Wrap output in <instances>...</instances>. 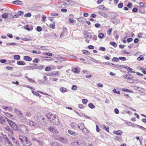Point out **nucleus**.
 Masks as SVG:
<instances>
[{"label":"nucleus","mask_w":146,"mask_h":146,"mask_svg":"<svg viewBox=\"0 0 146 146\" xmlns=\"http://www.w3.org/2000/svg\"><path fill=\"white\" fill-rule=\"evenodd\" d=\"M5 118L8 123L9 124L13 129L17 130V126L15 122L12 121H11L6 117H5Z\"/></svg>","instance_id":"1"},{"label":"nucleus","mask_w":146,"mask_h":146,"mask_svg":"<svg viewBox=\"0 0 146 146\" xmlns=\"http://www.w3.org/2000/svg\"><path fill=\"white\" fill-rule=\"evenodd\" d=\"M29 125L31 126L33 129L40 128L39 125L33 121L29 120L28 123Z\"/></svg>","instance_id":"2"},{"label":"nucleus","mask_w":146,"mask_h":146,"mask_svg":"<svg viewBox=\"0 0 146 146\" xmlns=\"http://www.w3.org/2000/svg\"><path fill=\"white\" fill-rule=\"evenodd\" d=\"M14 110L19 119H21L24 117V116L23 115V113L21 111L17 108H15Z\"/></svg>","instance_id":"3"},{"label":"nucleus","mask_w":146,"mask_h":146,"mask_svg":"<svg viewBox=\"0 0 146 146\" xmlns=\"http://www.w3.org/2000/svg\"><path fill=\"white\" fill-rule=\"evenodd\" d=\"M19 129L21 132L23 133H27L28 131V128L27 126L24 125H20Z\"/></svg>","instance_id":"4"},{"label":"nucleus","mask_w":146,"mask_h":146,"mask_svg":"<svg viewBox=\"0 0 146 146\" xmlns=\"http://www.w3.org/2000/svg\"><path fill=\"white\" fill-rule=\"evenodd\" d=\"M46 116L49 119V120L51 122L56 117L57 115H53L51 113H49L46 115Z\"/></svg>","instance_id":"5"},{"label":"nucleus","mask_w":146,"mask_h":146,"mask_svg":"<svg viewBox=\"0 0 146 146\" xmlns=\"http://www.w3.org/2000/svg\"><path fill=\"white\" fill-rule=\"evenodd\" d=\"M58 140L64 144H68V139L64 137H60L58 138Z\"/></svg>","instance_id":"6"},{"label":"nucleus","mask_w":146,"mask_h":146,"mask_svg":"<svg viewBox=\"0 0 146 146\" xmlns=\"http://www.w3.org/2000/svg\"><path fill=\"white\" fill-rule=\"evenodd\" d=\"M48 130L50 132L56 134L59 133L58 131L54 127L50 126L48 128Z\"/></svg>","instance_id":"7"},{"label":"nucleus","mask_w":146,"mask_h":146,"mask_svg":"<svg viewBox=\"0 0 146 146\" xmlns=\"http://www.w3.org/2000/svg\"><path fill=\"white\" fill-rule=\"evenodd\" d=\"M82 144V142L80 141H75L72 143V144L73 145V146H80Z\"/></svg>","instance_id":"8"},{"label":"nucleus","mask_w":146,"mask_h":146,"mask_svg":"<svg viewBox=\"0 0 146 146\" xmlns=\"http://www.w3.org/2000/svg\"><path fill=\"white\" fill-rule=\"evenodd\" d=\"M51 122L56 125H58L60 123L59 119L57 117H55V119H54V120L52 121Z\"/></svg>","instance_id":"9"},{"label":"nucleus","mask_w":146,"mask_h":146,"mask_svg":"<svg viewBox=\"0 0 146 146\" xmlns=\"http://www.w3.org/2000/svg\"><path fill=\"white\" fill-rule=\"evenodd\" d=\"M28 138L27 137V140H25L23 143V144L25 146H29L31 145V143L28 140Z\"/></svg>","instance_id":"10"},{"label":"nucleus","mask_w":146,"mask_h":146,"mask_svg":"<svg viewBox=\"0 0 146 146\" xmlns=\"http://www.w3.org/2000/svg\"><path fill=\"white\" fill-rule=\"evenodd\" d=\"M78 128L80 130H82L84 127V124L82 123H80L77 125Z\"/></svg>","instance_id":"11"},{"label":"nucleus","mask_w":146,"mask_h":146,"mask_svg":"<svg viewBox=\"0 0 146 146\" xmlns=\"http://www.w3.org/2000/svg\"><path fill=\"white\" fill-rule=\"evenodd\" d=\"M68 133L74 136L77 135L78 134V133L74 131H72L70 130H68Z\"/></svg>","instance_id":"12"},{"label":"nucleus","mask_w":146,"mask_h":146,"mask_svg":"<svg viewBox=\"0 0 146 146\" xmlns=\"http://www.w3.org/2000/svg\"><path fill=\"white\" fill-rule=\"evenodd\" d=\"M19 138L23 143L24 142L25 140H27V137L25 136L19 135Z\"/></svg>","instance_id":"13"},{"label":"nucleus","mask_w":146,"mask_h":146,"mask_svg":"<svg viewBox=\"0 0 146 146\" xmlns=\"http://www.w3.org/2000/svg\"><path fill=\"white\" fill-rule=\"evenodd\" d=\"M4 114L8 117L10 118L13 120L14 119V118H13V115L11 114L8 113H4Z\"/></svg>","instance_id":"14"},{"label":"nucleus","mask_w":146,"mask_h":146,"mask_svg":"<svg viewBox=\"0 0 146 146\" xmlns=\"http://www.w3.org/2000/svg\"><path fill=\"white\" fill-rule=\"evenodd\" d=\"M5 122V120L3 119V117L0 115V124L4 125Z\"/></svg>","instance_id":"15"},{"label":"nucleus","mask_w":146,"mask_h":146,"mask_svg":"<svg viewBox=\"0 0 146 146\" xmlns=\"http://www.w3.org/2000/svg\"><path fill=\"white\" fill-rule=\"evenodd\" d=\"M97 7L99 9L102 10H108V9L107 8H106V7L103 5H99Z\"/></svg>","instance_id":"16"},{"label":"nucleus","mask_w":146,"mask_h":146,"mask_svg":"<svg viewBox=\"0 0 146 146\" xmlns=\"http://www.w3.org/2000/svg\"><path fill=\"white\" fill-rule=\"evenodd\" d=\"M98 13L100 15L106 18L108 17V15L105 13L103 12L99 11Z\"/></svg>","instance_id":"17"},{"label":"nucleus","mask_w":146,"mask_h":146,"mask_svg":"<svg viewBox=\"0 0 146 146\" xmlns=\"http://www.w3.org/2000/svg\"><path fill=\"white\" fill-rule=\"evenodd\" d=\"M82 130L83 133L85 135H88V134L89 131L87 128L84 127Z\"/></svg>","instance_id":"18"},{"label":"nucleus","mask_w":146,"mask_h":146,"mask_svg":"<svg viewBox=\"0 0 146 146\" xmlns=\"http://www.w3.org/2000/svg\"><path fill=\"white\" fill-rule=\"evenodd\" d=\"M23 59L26 61H31L32 60V59L31 58L28 56H24Z\"/></svg>","instance_id":"19"},{"label":"nucleus","mask_w":146,"mask_h":146,"mask_svg":"<svg viewBox=\"0 0 146 146\" xmlns=\"http://www.w3.org/2000/svg\"><path fill=\"white\" fill-rule=\"evenodd\" d=\"M13 3L15 4L21 5L22 4V2L20 1L17 0L13 1Z\"/></svg>","instance_id":"20"},{"label":"nucleus","mask_w":146,"mask_h":146,"mask_svg":"<svg viewBox=\"0 0 146 146\" xmlns=\"http://www.w3.org/2000/svg\"><path fill=\"white\" fill-rule=\"evenodd\" d=\"M70 125L73 129H76V126L77 125L75 123L72 122L71 123Z\"/></svg>","instance_id":"21"},{"label":"nucleus","mask_w":146,"mask_h":146,"mask_svg":"<svg viewBox=\"0 0 146 146\" xmlns=\"http://www.w3.org/2000/svg\"><path fill=\"white\" fill-rule=\"evenodd\" d=\"M125 68L127 69V71L131 73H135V71H133L132 70H133V69H132L131 68L128 66H126L125 67Z\"/></svg>","instance_id":"22"},{"label":"nucleus","mask_w":146,"mask_h":146,"mask_svg":"<svg viewBox=\"0 0 146 146\" xmlns=\"http://www.w3.org/2000/svg\"><path fill=\"white\" fill-rule=\"evenodd\" d=\"M113 132L114 134L116 135H120L122 133V131L121 130H118L117 131H115Z\"/></svg>","instance_id":"23"},{"label":"nucleus","mask_w":146,"mask_h":146,"mask_svg":"<svg viewBox=\"0 0 146 146\" xmlns=\"http://www.w3.org/2000/svg\"><path fill=\"white\" fill-rule=\"evenodd\" d=\"M85 19L84 17H80L78 19V20L80 22L83 23L84 22Z\"/></svg>","instance_id":"24"},{"label":"nucleus","mask_w":146,"mask_h":146,"mask_svg":"<svg viewBox=\"0 0 146 146\" xmlns=\"http://www.w3.org/2000/svg\"><path fill=\"white\" fill-rule=\"evenodd\" d=\"M60 90L62 92H65L67 91V89L64 87H62L60 88Z\"/></svg>","instance_id":"25"},{"label":"nucleus","mask_w":146,"mask_h":146,"mask_svg":"<svg viewBox=\"0 0 146 146\" xmlns=\"http://www.w3.org/2000/svg\"><path fill=\"white\" fill-rule=\"evenodd\" d=\"M17 64L18 65H24L25 64V63L24 62L21 61H18L17 62Z\"/></svg>","instance_id":"26"},{"label":"nucleus","mask_w":146,"mask_h":146,"mask_svg":"<svg viewBox=\"0 0 146 146\" xmlns=\"http://www.w3.org/2000/svg\"><path fill=\"white\" fill-rule=\"evenodd\" d=\"M5 141L7 142V144L9 145V146H13V144L11 143L10 141L9 140V138L5 140Z\"/></svg>","instance_id":"27"},{"label":"nucleus","mask_w":146,"mask_h":146,"mask_svg":"<svg viewBox=\"0 0 146 146\" xmlns=\"http://www.w3.org/2000/svg\"><path fill=\"white\" fill-rule=\"evenodd\" d=\"M124 77L126 79H128V80L132 78V76H131L130 75H124Z\"/></svg>","instance_id":"28"},{"label":"nucleus","mask_w":146,"mask_h":146,"mask_svg":"<svg viewBox=\"0 0 146 146\" xmlns=\"http://www.w3.org/2000/svg\"><path fill=\"white\" fill-rule=\"evenodd\" d=\"M42 54L44 55H48L49 56H51L52 55V54L50 52H44Z\"/></svg>","instance_id":"29"},{"label":"nucleus","mask_w":146,"mask_h":146,"mask_svg":"<svg viewBox=\"0 0 146 146\" xmlns=\"http://www.w3.org/2000/svg\"><path fill=\"white\" fill-rule=\"evenodd\" d=\"M144 59V57L142 55H141L137 58V60H143Z\"/></svg>","instance_id":"30"},{"label":"nucleus","mask_w":146,"mask_h":146,"mask_svg":"<svg viewBox=\"0 0 146 146\" xmlns=\"http://www.w3.org/2000/svg\"><path fill=\"white\" fill-rule=\"evenodd\" d=\"M72 71L74 72L75 73H78L79 72L78 68H73L72 69Z\"/></svg>","instance_id":"31"},{"label":"nucleus","mask_w":146,"mask_h":146,"mask_svg":"<svg viewBox=\"0 0 146 146\" xmlns=\"http://www.w3.org/2000/svg\"><path fill=\"white\" fill-rule=\"evenodd\" d=\"M104 35L102 33H99L98 35V37L100 39L103 38H104Z\"/></svg>","instance_id":"32"},{"label":"nucleus","mask_w":146,"mask_h":146,"mask_svg":"<svg viewBox=\"0 0 146 146\" xmlns=\"http://www.w3.org/2000/svg\"><path fill=\"white\" fill-rule=\"evenodd\" d=\"M3 18L7 19L8 18V14L7 13H5L3 14L2 16Z\"/></svg>","instance_id":"33"},{"label":"nucleus","mask_w":146,"mask_h":146,"mask_svg":"<svg viewBox=\"0 0 146 146\" xmlns=\"http://www.w3.org/2000/svg\"><path fill=\"white\" fill-rule=\"evenodd\" d=\"M88 106L89 108L92 109L94 108L95 107L94 105L91 103L89 104Z\"/></svg>","instance_id":"34"},{"label":"nucleus","mask_w":146,"mask_h":146,"mask_svg":"<svg viewBox=\"0 0 146 146\" xmlns=\"http://www.w3.org/2000/svg\"><path fill=\"white\" fill-rule=\"evenodd\" d=\"M20 56L19 55H15L14 56V59L16 60H19L20 59Z\"/></svg>","instance_id":"35"},{"label":"nucleus","mask_w":146,"mask_h":146,"mask_svg":"<svg viewBox=\"0 0 146 146\" xmlns=\"http://www.w3.org/2000/svg\"><path fill=\"white\" fill-rule=\"evenodd\" d=\"M110 44L114 47H116L117 46V44L115 42H110Z\"/></svg>","instance_id":"36"},{"label":"nucleus","mask_w":146,"mask_h":146,"mask_svg":"<svg viewBox=\"0 0 146 146\" xmlns=\"http://www.w3.org/2000/svg\"><path fill=\"white\" fill-rule=\"evenodd\" d=\"M35 119L36 121H38L39 119V115L37 114H35L34 115Z\"/></svg>","instance_id":"37"},{"label":"nucleus","mask_w":146,"mask_h":146,"mask_svg":"<svg viewBox=\"0 0 146 146\" xmlns=\"http://www.w3.org/2000/svg\"><path fill=\"white\" fill-rule=\"evenodd\" d=\"M26 115L27 117H31V114L30 112L29 111H26L25 112Z\"/></svg>","instance_id":"38"},{"label":"nucleus","mask_w":146,"mask_h":146,"mask_svg":"<svg viewBox=\"0 0 146 146\" xmlns=\"http://www.w3.org/2000/svg\"><path fill=\"white\" fill-rule=\"evenodd\" d=\"M119 59H120L123 61H125L126 60V58L125 57H119Z\"/></svg>","instance_id":"39"},{"label":"nucleus","mask_w":146,"mask_h":146,"mask_svg":"<svg viewBox=\"0 0 146 146\" xmlns=\"http://www.w3.org/2000/svg\"><path fill=\"white\" fill-rule=\"evenodd\" d=\"M112 61L118 62L119 61V58H118L117 57H114L113 58Z\"/></svg>","instance_id":"40"},{"label":"nucleus","mask_w":146,"mask_h":146,"mask_svg":"<svg viewBox=\"0 0 146 146\" xmlns=\"http://www.w3.org/2000/svg\"><path fill=\"white\" fill-rule=\"evenodd\" d=\"M42 30V29L41 27L38 26L37 27V31L39 32H41Z\"/></svg>","instance_id":"41"},{"label":"nucleus","mask_w":146,"mask_h":146,"mask_svg":"<svg viewBox=\"0 0 146 146\" xmlns=\"http://www.w3.org/2000/svg\"><path fill=\"white\" fill-rule=\"evenodd\" d=\"M83 53L86 55H88L90 54L89 51L86 50H84L83 51Z\"/></svg>","instance_id":"42"},{"label":"nucleus","mask_w":146,"mask_h":146,"mask_svg":"<svg viewBox=\"0 0 146 146\" xmlns=\"http://www.w3.org/2000/svg\"><path fill=\"white\" fill-rule=\"evenodd\" d=\"M50 27L52 29H54L55 27V23H53L52 24L50 25Z\"/></svg>","instance_id":"43"},{"label":"nucleus","mask_w":146,"mask_h":146,"mask_svg":"<svg viewBox=\"0 0 146 146\" xmlns=\"http://www.w3.org/2000/svg\"><path fill=\"white\" fill-rule=\"evenodd\" d=\"M23 12L21 11H19L18 13V15L19 16L21 15H23Z\"/></svg>","instance_id":"44"},{"label":"nucleus","mask_w":146,"mask_h":146,"mask_svg":"<svg viewBox=\"0 0 146 146\" xmlns=\"http://www.w3.org/2000/svg\"><path fill=\"white\" fill-rule=\"evenodd\" d=\"M127 82L130 83H133L134 82V80L132 79L127 80Z\"/></svg>","instance_id":"45"},{"label":"nucleus","mask_w":146,"mask_h":146,"mask_svg":"<svg viewBox=\"0 0 146 146\" xmlns=\"http://www.w3.org/2000/svg\"><path fill=\"white\" fill-rule=\"evenodd\" d=\"M112 31V29L111 28L108 31L107 33L109 35H110L111 33V31Z\"/></svg>","instance_id":"46"},{"label":"nucleus","mask_w":146,"mask_h":146,"mask_svg":"<svg viewBox=\"0 0 146 146\" xmlns=\"http://www.w3.org/2000/svg\"><path fill=\"white\" fill-rule=\"evenodd\" d=\"M90 60H91L93 62H97L98 63L99 62V61L94 59L93 58H90Z\"/></svg>","instance_id":"47"},{"label":"nucleus","mask_w":146,"mask_h":146,"mask_svg":"<svg viewBox=\"0 0 146 146\" xmlns=\"http://www.w3.org/2000/svg\"><path fill=\"white\" fill-rule=\"evenodd\" d=\"M123 7V3H120L118 5V8H121Z\"/></svg>","instance_id":"48"},{"label":"nucleus","mask_w":146,"mask_h":146,"mask_svg":"<svg viewBox=\"0 0 146 146\" xmlns=\"http://www.w3.org/2000/svg\"><path fill=\"white\" fill-rule=\"evenodd\" d=\"M88 100L86 99H83L82 100V102L83 104H86L88 102Z\"/></svg>","instance_id":"49"},{"label":"nucleus","mask_w":146,"mask_h":146,"mask_svg":"<svg viewBox=\"0 0 146 146\" xmlns=\"http://www.w3.org/2000/svg\"><path fill=\"white\" fill-rule=\"evenodd\" d=\"M71 89L72 90H77V86L75 85H74L72 86L71 88Z\"/></svg>","instance_id":"50"},{"label":"nucleus","mask_w":146,"mask_h":146,"mask_svg":"<svg viewBox=\"0 0 146 146\" xmlns=\"http://www.w3.org/2000/svg\"><path fill=\"white\" fill-rule=\"evenodd\" d=\"M8 135L9 137L12 139L14 138L13 136V134L8 133Z\"/></svg>","instance_id":"51"},{"label":"nucleus","mask_w":146,"mask_h":146,"mask_svg":"<svg viewBox=\"0 0 146 146\" xmlns=\"http://www.w3.org/2000/svg\"><path fill=\"white\" fill-rule=\"evenodd\" d=\"M25 29H26L27 31H30L32 30L30 28L28 27V25H26L25 26Z\"/></svg>","instance_id":"52"},{"label":"nucleus","mask_w":146,"mask_h":146,"mask_svg":"<svg viewBox=\"0 0 146 146\" xmlns=\"http://www.w3.org/2000/svg\"><path fill=\"white\" fill-rule=\"evenodd\" d=\"M31 14L30 13H27L26 14H25L24 15V17H31Z\"/></svg>","instance_id":"53"},{"label":"nucleus","mask_w":146,"mask_h":146,"mask_svg":"<svg viewBox=\"0 0 146 146\" xmlns=\"http://www.w3.org/2000/svg\"><path fill=\"white\" fill-rule=\"evenodd\" d=\"M113 91L114 93H117V94H120V92L119 91H118V92L117 91H116V90L115 89V88L113 89Z\"/></svg>","instance_id":"54"},{"label":"nucleus","mask_w":146,"mask_h":146,"mask_svg":"<svg viewBox=\"0 0 146 146\" xmlns=\"http://www.w3.org/2000/svg\"><path fill=\"white\" fill-rule=\"evenodd\" d=\"M26 68L27 69V70H33V67H32L31 66H28L26 67Z\"/></svg>","instance_id":"55"},{"label":"nucleus","mask_w":146,"mask_h":146,"mask_svg":"<svg viewBox=\"0 0 146 146\" xmlns=\"http://www.w3.org/2000/svg\"><path fill=\"white\" fill-rule=\"evenodd\" d=\"M54 145V146H62V145L56 142H55Z\"/></svg>","instance_id":"56"},{"label":"nucleus","mask_w":146,"mask_h":146,"mask_svg":"<svg viewBox=\"0 0 146 146\" xmlns=\"http://www.w3.org/2000/svg\"><path fill=\"white\" fill-rule=\"evenodd\" d=\"M51 69V68L50 67H46L45 69V70L46 71H50Z\"/></svg>","instance_id":"57"},{"label":"nucleus","mask_w":146,"mask_h":146,"mask_svg":"<svg viewBox=\"0 0 146 146\" xmlns=\"http://www.w3.org/2000/svg\"><path fill=\"white\" fill-rule=\"evenodd\" d=\"M13 142H15V143L17 145H18L19 144V143L18 142V141L17 139L14 138L13 139Z\"/></svg>","instance_id":"58"},{"label":"nucleus","mask_w":146,"mask_h":146,"mask_svg":"<svg viewBox=\"0 0 146 146\" xmlns=\"http://www.w3.org/2000/svg\"><path fill=\"white\" fill-rule=\"evenodd\" d=\"M97 37L96 35H94L92 37V39L93 40H96L97 39Z\"/></svg>","instance_id":"59"},{"label":"nucleus","mask_w":146,"mask_h":146,"mask_svg":"<svg viewBox=\"0 0 146 146\" xmlns=\"http://www.w3.org/2000/svg\"><path fill=\"white\" fill-rule=\"evenodd\" d=\"M115 22H116V25L117 24L119 23L120 22V19H116Z\"/></svg>","instance_id":"60"},{"label":"nucleus","mask_w":146,"mask_h":146,"mask_svg":"<svg viewBox=\"0 0 146 146\" xmlns=\"http://www.w3.org/2000/svg\"><path fill=\"white\" fill-rule=\"evenodd\" d=\"M133 40V39L131 38H127V41L128 42H129L132 41Z\"/></svg>","instance_id":"61"},{"label":"nucleus","mask_w":146,"mask_h":146,"mask_svg":"<svg viewBox=\"0 0 146 146\" xmlns=\"http://www.w3.org/2000/svg\"><path fill=\"white\" fill-rule=\"evenodd\" d=\"M46 58V59L48 60H54V59L53 58L50 57H48Z\"/></svg>","instance_id":"62"},{"label":"nucleus","mask_w":146,"mask_h":146,"mask_svg":"<svg viewBox=\"0 0 146 146\" xmlns=\"http://www.w3.org/2000/svg\"><path fill=\"white\" fill-rule=\"evenodd\" d=\"M51 15L52 16H57L58 15V14L57 13H52L51 14Z\"/></svg>","instance_id":"63"},{"label":"nucleus","mask_w":146,"mask_h":146,"mask_svg":"<svg viewBox=\"0 0 146 146\" xmlns=\"http://www.w3.org/2000/svg\"><path fill=\"white\" fill-rule=\"evenodd\" d=\"M90 34L88 32L86 33L85 34V35H86V36H85L86 38H88L89 37V36H90Z\"/></svg>","instance_id":"64"}]
</instances>
